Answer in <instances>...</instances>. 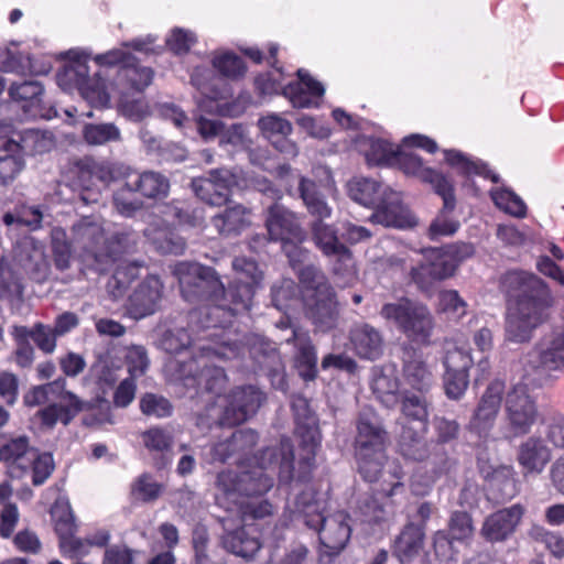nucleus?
Returning <instances> with one entry per match:
<instances>
[{"mask_svg": "<svg viewBox=\"0 0 564 564\" xmlns=\"http://www.w3.org/2000/svg\"><path fill=\"white\" fill-rule=\"evenodd\" d=\"M232 270L235 279L225 289L212 268L192 262L175 264L173 274L178 280L183 299L202 305L189 312L188 329L180 328L165 337L170 352L178 354L194 346L196 340H215L235 315L250 311L262 271L256 260L245 256L232 260Z\"/></svg>", "mask_w": 564, "mask_h": 564, "instance_id": "obj_1", "label": "nucleus"}, {"mask_svg": "<svg viewBox=\"0 0 564 564\" xmlns=\"http://www.w3.org/2000/svg\"><path fill=\"white\" fill-rule=\"evenodd\" d=\"M273 458H276V449L267 447L257 458L258 466L242 468L239 465L237 470L228 468L217 474L216 488L221 495L217 497L218 503L221 505V499L232 501L243 523H269L278 511L276 506L265 498L274 486L273 478L265 473Z\"/></svg>", "mask_w": 564, "mask_h": 564, "instance_id": "obj_2", "label": "nucleus"}, {"mask_svg": "<svg viewBox=\"0 0 564 564\" xmlns=\"http://www.w3.org/2000/svg\"><path fill=\"white\" fill-rule=\"evenodd\" d=\"M507 299L506 333L508 340L529 341L533 329L550 315L553 296L547 284L538 275L525 271H508L500 280Z\"/></svg>", "mask_w": 564, "mask_h": 564, "instance_id": "obj_3", "label": "nucleus"}, {"mask_svg": "<svg viewBox=\"0 0 564 564\" xmlns=\"http://www.w3.org/2000/svg\"><path fill=\"white\" fill-rule=\"evenodd\" d=\"M291 521L302 520L308 528L318 533V540L328 555L338 554L348 543L351 535L349 514L337 511L328 517L324 516V507L317 499L314 490H303L295 499V509L291 513Z\"/></svg>", "mask_w": 564, "mask_h": 564, "instance_id": "obj_4", "label": "nucleus"}, {"mask_svg": "<svg viewBox=\"0 0 564 564\" xmlns=\"http://www.w3.org/2000/svg\"><path fill=\"white\" fill-rule=\"evenodd\" d=\"M297 279L306 317L321 332L334 328L337 321L336 293L326 274L315 265H305L299 268Z\"/></svg>", "mask_w": 564, "mask_h": 564, "instance_id": "obj_5", "label": "nucleus"}, {"mask_svg": "<svg viewBox=\"0 0 564 564\" xmlns=\"http://www.w3.org/2000/svg\"><path fill=\"white\" fill-rule=\"evenodd\" d=\"M389 433L372 417L360 414L356 421L354 456L357 470L367 482H376L387 460Z\"/></svg>", "mask_w": 564, "mask_h": 564, "instance_id": "obj_6", "label": "nucleus"}, {"mask_svg": "<svg viewBox=\"0 0 564 564\" xmlns=\"http://www.w3.org/2000/svg\"><path fill=\"white\" fill-rule=\"evenodd\" d=\"M200 354L187 360L178 361L175 368L176 378L189 393L196 398L209 394L210 399L220 397L228 384L225 370L212 362V356L223 355L218 349L210 346H198Z\"/></svg>", "mask_w": 564, "mask_h": 564, "instance_id": "obj_7", "label": "nucleus"}, {"mask_svg": "<svg viewBox=\"0 0 564 564\" xmlns=\"http://www.w3.org/2000/svg\"><path fill=\"white\" fill-rule=\"evenodd\" d=\"M424 260L410 271L411 281L424 292L436 283L452 278L460 263L475 253L468 242H454L442 248H429L422 251Z\"/></svg>", "mask_w": 564, "mask_h": 564, "instance_id": "obj_8", "label": "nucleus"}, {"mask_svg": "<svg viewBox=\"0 0 564 564\" xmlns=\"http://www.w3.org/2000/svg\"><path fill=\"white\" fill-rule=\"evenodd\" d=\"M380 316L413 341L427 343L434 329V317L429 307L406 296L384 303Z\"/></svg>", "mask_w": 564, "mask_h": 564, "instance_id": "obj_9", "label": "nucleus"}, {"mask_svg": "<svg viewBox=\"0 0 564 564\" xmlns=\"http://www.w3.org/2000/svg\"><path fill=\"white\" fill-rule=\"evenodd\" d=\"M97 65L117 67L116 82L127 91L141 94L154 77L151 67L142 66L135 55L122 48H112L94 57Z\"/></svg>", "mask_w": 564, "mask_h": 564, "instance_id": "obj_10", "label": "nucleus"}, {"mask_svg": "<svg viewBox=\"0 0 564 564\" xmlns=\"http://www.w3.org/2000/svg\"><path fill=\"white\" fill-rule=\"evenodd\" d=\"M299 448L301 451L300 458L297 460V467H294V453L293 446L289 438L281 441L280 452L282 454L279 477L283 481L296 480L299 482H308L312 479L314 469L316 467L315 457L317 451L321 448L322 437L311 441L307 438H297Z\"/></svg>", "mask_w": 564, "mask_h": 564, "instance_id": "obj_11", "label": "nucleus"}, {"mask_svg": "<svg viewBox=\"0 0 564 564\" xmlns=\"http://www.w3.org/2000/svg\"><path fill=\"white\" fill-rule=\"evenodd\" d=\"M404 477L405 473L398 462L389 465L382 475L380 488L365 503L364 513L369 517L371 522L384 521L387 513L393 510L397 505L394 497L405 492Z\"/></svg>", "mask_w": 564, "mask_h": 564, "instance_id": "obj_12", "label": "nucleus"}, {"mask_svg": "<svg viewBox=\"0 0 564 564\" xmlns=\"http://www.w3.org/2000/svg\"><path fill=\"white\" fill-rule=\"evenodd\" d=\"M67 56L68 62L57 74L58 85L77 88L83 97L91 102H107L108 95L104 85L93 82L89 77L88 55L84 52L69 51Z\"/></svg>", "mask_w": 564, "mask_h": 564, "instance_id": "obj_13", "label": "nucleus"}, {"mask_svg": "<svg viewBox=\"0 0 564 564\" xmlns=\"http://www.w3.org/2000/svg\"><path fill=\"white\" fill-rule=\"evenodd\" d=\"M279 51L278 43H269L265 48L251 46L242 50V54L252 63L257 65L265 63L272 68V70L259 73L253 78L254 90L259 96L282 95L284 72L279 61Z\"/></svg>", "mask_w": 564, "mask_h": 564, "instance_id": "obj_14", "label": "nucleus"}, {"mask_svg": "<svg viewBox=\"0 0 564 564\" xmlns=\"http://www.w3.org/2000/svg\"><path fill=\"white\" fill-rule=\"evenodd\" d=\"M505 408L509 430L514 436L530 433L539 419L536 402L523 383L514 384L507 392Z\"/></svg>", "mask_w": 564, "mask_h": 564, "instance_id": "obj_15", "label": "nucleus"}, {"mask_svg": "<svg viewBox=\"0 0 564 564\" xmlns=\"http://www.w3.org/2000/svg\"><path fill=\"white\" fill-rule=\"evenodd\" d=\"M264 401L265 394L256 386L236 387L226 395L219 422L229 427L240 425L253 416Z\"/></svg>", "mask_w": 564, "mask_h": 564, "instance_id": "obj_16", "label": "nucleus"}, {"mask_svg": "<svg viewBox=\"0 0 564 564\" xmlns=\"http://www.w3.org/2000/svg\"><path fill=\"white\" fill-rule=\"evenodd\" d=\"M312 240L316 248L327 258H335L333 272L344 275L354 268L352 251L339 239L334 225L324 221H312Z\"/></svg>", "mask_w": 564, "mask_h": 564, "instance_id": "obj_17", "label": "nucleus"}, {"mask_svg": "<svg viewBox=\"0 0 564 564\" xmlns=\"http://www.w3.org/2000/svg\"><path fill=\"white\" fill-rule=\"evenodd\" d=\"M505 393V380L494 379L487 384L469 420L468 429L470 432L479 436L488 435L500 412Z\"/></svg>", "mask_w": 564, "mask_h": 564, "instance_id": "obj_18", "label": "nucleus"}, {"mask_svg": "<svg viewBox=\"0 0 564 564\" xmlns=\"http://www.w3.org/2000/svg\"><path fill=\"white\" fill-rule=\"evenodd\" d=\"M264 226L270 241L280 243L288 241L303 242L306 238V232L296 213L279 203H274L267 208Z\"/></svg>", "mask_w": 564, "mask_h": 564, "instance_id": "obj_19", "label": "nucleus"}, {"mask_svg": "<svg viewBox=\"0 0 564 564\" xmlns=\"http://www.w3.org/2000/svg\"><path fill=\"white\" fill-rule=\"evenodd\" d=\"M523 514L520 503L497 510L484 520L480 535L489 543L505 542L514 533Z\"/></svg>", "mask_w": 564, "mask_h": 564, "instance_id": "obj_20", "label": "nucleus"}, {"mask_svg": "<svg viewBox=\"0 0 564 564\" xmlns=\"http://www.w3.org/2000/svg\"><path fill=\"white\" fill-rule=\"evenodd\" d=\"M78 235L85 240V248L94 258L98 270L104 271V265L115 263L119 258V251L115 247L119 243L106 237L105 230L96 224L80 225L77 229Z\"/></svg>", "mask_w": 564, "mask_h": 564, "instance_id": "obj_21", "label": "nucleus"}, {"mask_svg": "<svg viewBox=\"0 0 564 564\" xmlns=\"http://www.w3.org/2000/svg\"><path fill=\"white\" fill-rule=\"evenodd\" d=\"M296 77V80L290 82L283 87L282 96L289 99L295 108L317 107L325 93L322 83L303 68L297 69Z\"/></svg>", "mask_w": 564, "mask_h": 564, "instance_id": "obj_22", "label": "nucleus"}, {"mask_svg": "<svg viewBox=\"0 0 564 564\" xmlns=\"http://www.w3.org/2000/svg\"><path fill=\"white\" fill-rule=\"evenodd\" d=\"M393 167L400 170L406 176L415 177L422 183L431 185L433 192L453 182L448 174L425 166L420 155L411 151H405L402 148H400L398 152Z\"/></svg>", "mask_w": 564, "mask_h": 564, "instance_id": "obj_23", "label": "nucleus"}, {"mask_svg": "<svg viewBox=\"0 0 564 564\" xmlns=\"http://www.w3.org/2000/svg\"><path fill=\"white\" fill-rule=\"evenodd\" d=\"M163 297V283L156 275H148L128 299V311L135 318L153 314Z\"/></svg>", "mask_w": 564, "mask_h": 564, "instance_id": "obj_24", "label": "nucleus"}, {"mask_svg": "<svg viewBox=\"0 0 564 564\" xmlns=\"http://www.w3.org/2000/svg\"><path fill=\"white\" fill-rule=\"evenodd\" d=\"M434 193L443 200V206L429 227V237L435 240L440 237L453 236L459 228V221L452 217L456 208L454 182L438 187Z\"/></svg>", "mask_w": 564, "mask_h": 564, "instance_id": "obj_25", "label": "nucleus"}, {"mask_svg": "<svg viewBox=\"0 0 564 564\" xmlns=\"http://www.w3.org/2000/svg\"><path fill=\"white\" fill-rule=\"evenodd\" d=\"M258 522H247L223 535V546L228 552L251 558L261 549V532L253 528Z\"/></svg>", "mask_w": 564, "mask_h": 564, "instance_id": "obj_26", "label": "nucleus"}, {"mask_svg": "<svg viewBox=\"0 0 564 564\" xmlns=\"http://www.w3.org/2000/svg\"><path fill=\"white\" fill-rule=\"evenodd\" d=\"M127 175V186L147 199H163L170 193V180L166 175L147 170L143 172H129Z\"/></svg>", "mask_w": 564, "mask_h": 564, "instance_id": "obj_27", "label": "nucleus"}, {"mask_svg": "<svg viewBox=\"0 0 564 564\" xmlns=\"http://www.w3.org/2000/svg\"><path fill=\"white\" fill-rule=\"evenodd\" d=\"M258 126L262 134L279 152L291 158L297 155L296 144L288 138L292 132V124L289 120L272 113L260 118Z\"/></svg>", "mask_w": 564, "mask_h": 564, "instance_id": "obj_28", "label": "nucleus"}, {"mask_svg": "<svg viewBox=\"0 0 564 564\" xmlns=\"http://www.w3.org/2000/svg\"><path fill=\"white\" fill-rule=\"evenodd\" d=\"M286 343H293L296 352L294 356V367L299 376L304 381H313L317 377V354L310 336L297 329L292 332V337Z\"/></svg>", "mask_w": 564, "mask_h": 564, "instance_id": "obj_29", "label": "nucleus"}, {"mask_svg": "<svg viewBox=\"0 0 564 564\" xmlns=\"http://www.w3.org/2000/svg\"><path fill=\"white\" fill-rule=\"evenodd\" d=\"M517 460L524 476L540 474L551 460V453L542 438L531 436L519 445Z\"/></svg>", "mask_w": 564, "mask_h": 564, "instance_id": "obj_30", "label": "nucleus"}, {"mask_svg": "<svg viewBox=\"0 0 564 564\" xmlns=\"http://www.w3.org/2000/svg\"><path fill=\"white\" fill-rule=\"evenodd\" d=\"M352 350L361 359L376 360L383 354V337L369 324H362L350 332Z\"/></svg>", "mask_w": 564, "mask_h": 564, "instance_id": "obj_31", "label": "nucleus"}, {"mask_svg": "<svg viewBox=\"0 0 564 564\" xmlns=\"http://www.w3.org/2000/svg\"><path fill=\"white\" fill-rule=\"evenodd\" d=\"M424 529L414 523H408L395 536L391 550L401 564H410L419 556L424 544Z\"/></svg>", "mask_w": 564, "mask_h": 564, "instance_id": "obj_32", "label": "nucleus"}, {"mask_svg": "<svg viewBox=\"0 0 564 564\" xmlns=\"http://www.w3.org/2000/svg\"><path fill=\"white\" fill-rule=\"evenodd\" d=\"M77 177L82 182H99L107 187L121 175V167L115 163L97 162L91 158L79 159L74 163Z\"/></svg>", "mask_w": 564, "mask_h": 564, "instance_id": "obj_33", "label": "nucleus"}, {"mask_svg": "<svg viewBox=\"0 0 564 564\" xmlns=\"http://www.w3.org/2000/svg\"><path fill=\"white\" fill-rule=\"evenodd\" d=\"M427 426H414L410 423L402 424L398 441V451L405 458L413 462H423L429 456L425 433Z\"/></svg>", "mask_w": 564, "mask_h": 564, "instance_id": "obj_34", "label": "nucleus"}, {"mask_svg": "<svg viewBox=\"0 0 564 564\" xmlns=\"http://www.w3.org/2000/svg\"><path fill=\"white\" fill-rule=\"evenodd\" d=\"M251 209L237 204L212 217V225L220 236L229 237L241 234L251 225Z\"/></svg>", "mask_w": 564, "mask_h": 564, "instance_id": "obj_35", "label": "nucleus"}, {"mask_svg": "<svg viewBox=\"0 0 564 564\" xmlns=\"http://www.w3.org/2000/svg\"><path fill=\"white\" fill-rule=\"evenodd\" d=\"M144 236L154 249L162 254L180 256L184 253L186 242L175 229L165 224H153L144 230Z\"/></svg>", "mask_w": 564, "mask_h": 564, "instance_id": "obj_36", "label": "nucleus"}, {"mask_svg": "<svg viewBox=\"0 0 564 564\" xmlns=\"http://www.w3.org/2000/svg\"><path fill=\"white\" fill-rule=\"evenodd\" d=\"M444 159L451 167L456 169L458 174L465 177L477 175L492 183L500 181L499 175L487 163L473 159L458 150H444Z\"/></svg>", "mask_w": 564, "mask_h": 564, "instance_id": "obj_37", "label": "nucleus"}, {"mask_svg": "<svg viewBox=\"0 0 564 564\" xmlns=\"http://www.w3.org/2000/svg\"><path fill=\"white\" fill-rule=\"evenodd\" d=\"M477 469L480 476L495 486L501 485L502 498L511 499L518 492V480L511 466L494 467L488 459L478 457Z\"/></svg>", "mask_w": 564, "mask_h": 564, "instance_id": "obj_38", "label": "nucleus"}, {"mask_svg": "<svg viewBox=\"0 0 564 564\" xmlns=\"http://www.w3.org/2000/svg\"><path fill=\"white\" fill-rule=\"evenodd\" d=\"M291 408L294 414L296 438H307L312 442L315 437H322L318 425V419L310 408V402L304 397H294L291 402Z\"/></svg>", "mask_w": 564, "mask_h": 564, "instance_id": "obj_39", "label": "nucleus"}, {"mask_svg": "<svg viewBox=\"0 0 564 564\" xmlns=\"http://www.w3.org/2000/svg\"><path fill=\"white\" fill-rule=\"evenodd\" d=\"M299 193L313 221H323L332 216V207L326 203L318 185L302 176L299 182Z\"/></svg>", "mask_w": 564, "mask_h": 564, "instance_id": "obj_40", "label": "nucleus"}, {"mask_svg": "<svg viewBox=\"0 0 564 564\" xmlns=\"http://www.w3.org/2000/svg\"><path fill=\"white\" fill-rule=\"evenodd\" d=\"M365 160L368 166H394L400 145H394L387 139L369 137L366 140Z\"/></svg>", "mask_w": 564, "mask_h": 564, "instance_id": "obj_41", "label": "nucleus"}, {"mask_svg": "<svg viewBox=\"0 0 564 564\" xmlns=\"http://www.w3.org/2000/svg\"><path fill=\"white\" fill-rule=\"evenodd\" d=\"M144 447L153 455L160 457L155 466L160 469L166 466L170 460L165 456L172 452L174 445L173 435L161 426H153L141 434Z\"/></svg>", "mask_w": 564, "mask_h": 564, "instance_id": "obj_42", "label": "nucleus"}, {"mask_svg": "<svg viewBox=\"0 0 564 564\" xmlns=\"http://www.w3.org/2000/svg\"><path fill=\"white\" fill-rule=\"evenodd\" d=\"M50 516L58 540L77 532L75 516L67 498L59 495L50 509Z\"/></svg>", "mask_w": 564, "mask_h": 564, "instance_id": "obj_43", "label": "nucleus"}, {"mask_svg": "<svg viewBox=\"0 0 564 564\" xmlns=\"http://www.w3.org/2000/svg\"><path fill=\"white\" fill-rule=\"evenodd\" d=\"M372 392L386 406L392 408L399 402L400 382L394 370L381 371L372 380Z\"/></svg>", "mask_w": 564, "mask_h": 564, "instance_id": "obj_44", "label": "nucleus"}, {"mask_svg": "<svg viewBox=\"0 0 564 564\" xmlns=\"http://www.w3.org/2000/svg\"><path fill=\"white\" fill-rule=\"evenodd\" d=\"M402 375L404 381L416 391H426L432 384V372L421 357L413 356L405 360Z\"/></svg>", "mask_w": 564, "mask_h": 564, "instance_id": "obj_45", "label": "nucleus"}, {"mask_svg": "<svg viewBox=\"0 0 564 564\" xmlns=\"http://www.w3.org/2000/svg\"><path fill=\"white\" fill-rule=\"evenodd\" d=\"M82 410V402L50 403L37 412V416L43 426L52 429L57 422L67 425Z\"/></svg>", "mask_w": 564, "mask_h": 564, "instance_id": "obj_46", "label": "nucleus"}, {"mask_svg": "<svg viewBox=\"0 0 564 564\" xmlns=\"http://www.w3.org/2000/svg\"><path fill=\"white\" fill-rule=\"evenodd\" d=\"M164 490V486L156 481L155 478L149 474L143 473L130 485V499L132 502L150 503L158 500Z\"/></svg>", "mask_w": 564, "mask_h": 564, "instance_id": "obj_47", "label": "nucleus"}, {"mask_svg": "<svg viewBox=\"0 0 564 564\" xmlns=\"http://www.w3.org/2000/svg\"><path fill=\"white\" fill-rule=\"evenodd\" d=\"M3 434H0V457L3 462H11L10 475L12 477H21L25 468H22L18 462L26 454L29 449V440L25 436L12 438L9 442L2 443Z\"/></svg>", "mask_w": 564, "mask_h": 564, "instance_id": "obj_48", "label": "nucleus"}, {"mask_svg": "<svg viewBox=\"0 0 564 564\" xmlns=\"http://www.w3.org/2000/svg\"><path fill=\"white\" fill-rule=\"evenodd\" d=\"M468 304L456 290H443L438 293L436 313L447 321L459 322L467 314Z\"/></svg>", "mask_w": 564, "mask_h": 564, "instance_id": "obj_49", "label": "nucleus"}, {"mask_svg": "<svg viewBox=\"0 0 564 564\" xmlns=\"http://www.w3.org/2000/svg\"><path fill=\"white\" fill-rule=\"evenodd\" d=\"M22 294L23 285L12 272L6 256H0V300L18 305Z\"/></svg>", "mask_w": 564, "mask_h": 564, "instance_id": "obj_50", "label": "nucleus"}, {"mask_svg": "<svg viewBox=\"0 0 564 564\" xmlns=\"http://www.w3.org/2000/svg\"><path fill=\"white\" fill-rule=\"evenodd\" d=\"M209 175H212L218 186V189L221 191V194L225 196V204L228 202V198L234 188H242L247 186V174L240 167L229 169H215L209 171Z\"/></svg>", "mask_w": 564, "mask_h": 564, "instance_id": "obj_51", "label": "nucleus"}, {"mask_svg": "<svg viewBox=\"0 0 564 564\" xmlns=\"http://www.w3.org/2000/svg\"><path fill=\"white\" fill-rule=\"evenodd\" d=\"M212 65L223 77L231 80L242 78L247 72L245 61L232 52L215 54Z\"/></svg>", "mask_w": 564, "mask_h": 564, "instance_id": "obj_52", "label": "nucleus"}, {"mask_svg": "<svg viewBox=\"0 0 564 564\" xmlns=\"http://www.w3.org/2000/svg\"><path fill=\"white\" fill-rule=\"evenodd\" d=\"M490 197L495 205L506 214L517 218L527 216V205L512 189L498 188L490 192Z\"/></svg>", "mask_w": 564, "mask_h": 564, "instance_id": "obj_53", "label": "nucleus"}, {"mask_svg": "<svg viewBox=\"0 0 564 564\" xmlns=\"http://www.w3.org/2000/svg\"><path fill=\"white\" fill-rule=\"evenodd\" d=\"M139 267L135 263H120L116 267L107 289L113 300L121 297L138 275Z\"/></svg>", "mask_w": 564, "mask_h": 564, "instance_id": "obj_54", "label": "nucleus"}, {"mask_svg": "<svg viewBox=\"0 0 564 564\" xmlns=\"http://www.w3.org/2000/svg\"><path fill=\"white\" fill-rule=\"evenodd\" d=\"M192 188L195 195L203 202L212 206L225 205V196L209 173L207 176H199L192 180Z\"/></svg>", "mask_w": 564, "mask_h": 564, "instance_id": "obj_55", "label": "nucleus"}, {"mask_svg": "<svg viewBox=\"0 0 564 564\" xmlns=\"http://www.w3.org/2000/svg\"><path fill=\"white\" fill-rule=\"evenodd\" d=\"M448 534L458 542H466L474 536V521L467 511L456 510L448 519Z\"/></svg>", "mask_w": 564, "mask_h": 564, "instance_id": "obj_56", "label": "nucleus"}, {"mask_svg": "<svg viewBox=\"0 0 564 564\" xmlns=\"http://www.w3.org/2000/svg\"><path fill=\"white\" fill-rule=\"evenodd\" d=\"M66 381L58 378L43 386H37V398L42 397L44 401L50 403L66 404V402H82L77 395L65 389Z\"/></svg>", "mask_w": 564, "mask_h": 564, "instance_id": "obj_57", "label": "nucleus"}, {"mask_svg": "<svg viewBox=\"0 0 564 564\" xmlns=\"http://www.w3.org/2000/svg\"><path fill=\"white\" fill-rule=\"evenodd\" d=\"M401 410L408 419L406 423L414 426H427V409L425 401L417 395L405 394L402 399Z\"/></svg>", "mask_w": 564, "mask_h": 564, "instance_id": "obj_58", "label": "nucleus"}, {"mask_svg": "<svg viewBox=\"0 0 564 564\" xmlns=\"http://www.w3.org/2000/svg\"><path fill=\"white\" fill-rule=\"evenodd\" d=\"M140 410L147 416L163 419L172 415L173 405L163 395L147 392L140 399Z\"/></svg>", "mask_w": 564, "mask_h": 564, "instance_id": "obj_59", "label": "nucleus"}, {"mask_svg": "<svg viewBox=\"0 0 564 564\" xmlns=\"http://www.w3.org/2000/svg\"><path fill=\"white\" fill-rule=\"evenodd\" d=\"M87 143L99 145L120 140V131L113 123L87 124L83 131Z\"/></svg>", "mask_w": 564, "mask_h": 564, "instance_id": "obj_60", "label": "nucleus"}, {"mask_svg": "<svg viewBox=\"0 0 564 564\" xmlns=\"http://www.w3.org/2000/svg\"><path fill=\"white\" fill-rule=\"evenodd\" d=\"M137 191L127 186V175L124 174L123 185L118 188L112 196L113 206L123 216H132L142 208V202L135 197Z\"/></svg>", "mask_w": 564, "mask_h": 564, "instance_id": "obj_61", "label": "nucleus"}, {"mask_svg": "<svg viewBox=\"0 0 564 564\" xmlns=\"http://www.w3.org/2000/svg\"><path fill=\"white\" fill-rule=\"evenodd\" d=\"M52 252L55 267L58 270L63 271L69 268L72 258L70 245L63 229L54 228L52 230Z\"/></svg>", "mask_w": 564, "mask_h": 564, "instance_id": "obj_62", "label": "nucleus"}, {"mask_svg": "<svg viewBox=\"0 0 564 564\" xmlns=\"http://www.w3.org/2000/svg\"><path fill=\"white\" fill-rule=\"evenodd\" d=\"M196 42L197 37L192 31L182 28H174L165 43L169 51L174 55L184 56L189 53Z\"/></svg>", "mask_w": 564, "mask_h": 564, "instance_id": "obj_63", "label": "nucleus"}, {"mask_svg": "<svg viewBox=\"0 0 564 564\" xmlns=\"http://www.w3.org/2000/svg\"><path fill=\"white\" fill-rule=\"evenodd\" d=\"M540 364L546 370L564 367V335L555 337L550 347L540 354Z\"/></svg>", "mask_w": 564, "mask_h": 564, "instance_id": "obj_64", "label": "nucleus"}]
</instances>
